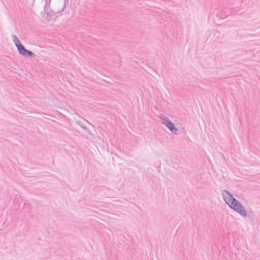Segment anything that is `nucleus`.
Here are the masks:
<instances>
[{"label":"nucleus","instance_id":"nucleus-1","mask_svg":"<svg viewBox=\"0 0 260 260\" xmlns=\"http://www.w3.org/2000/svg\"><path fill=\"white\" fill-rule=\"evenodd\" d=\"M223 196L224 201L231 208L242 216H245L246 215V211L243 206L232 194L225 191L223 194Z\"/></svg>","mask_w":260,"mask_h":260},{"label":"nucleus","instance_id":"nucleus-2","mask_svg":"<svg viewBox=\"0 0 260 260\" xmlns=\"http://www.w3.org/2000/svg\"><path fill=\"white\" fill-rule=\"evenodd\" d=\"M15 44L17 47L19 52L21 54H22L23 55H31L32 54V53L30 51H29L24 48L23 46L21 44L20 42L17 39V38H16Z\"/></svg>","mask_w":260,"mask_h":260},{"label":"nucleus","instance_id":"nucleus-3","mask_svg":"<svg viewBox=\"0 0 260 260\" xmlns=\"http://www.w3.org/2000/svg\"><path fill=\"white\" fill-rule=\"evenodd\" d=\"M163 123L169 128V129L172 132L175 133L177 132V128L175 127L174 124L170 121L168 120V119H164Z\"/></svg>","mask_w":260,"mask_h":260}]
</instances>
